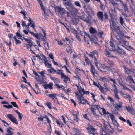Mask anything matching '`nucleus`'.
Segmentation results:
<instances>
[{
  "label": "nucleus",
  "instance_id": "47",
  "mask_svg": "<svg viewBox=\"0 0 135 135\" xmlns=\"http://www.w3.org/2000/svg\"><path fill=\"white\" fill-rule=\"evenodd\" d=\"M72 32L74 34H75V35H77L78 33V31L75 29H72Z\"/></svg>",
  "mask_w": 135,
  "mask_h": 135
},
{
  "label": "nucleus",
  "instance_id": "18",
  "mask_svg": "<svg viewBox=\"0 0 135 135\" xmlns=\"http://www.w3.org/2000/svg\"><path fill=\"white\" fill-rule=\"evenodd\" d=\"M73 130L75 133L74 135H81V133L78 129L73 128Z\"/></svg>",
  "mask_w": 135,
  "mask_h": 135
},
{
  "label": "nucleus",
  "instance_id": "37",
  "mask_svg": "<svg viewBox=\"0 0 135 135\" xmlns=\"http://www.w3.org/2000/svg\"><path fill=\"white\" fill-rule=\"evenodd\" d=\"M99 90H100V91L101 92L103 93L104 94V88L102 86L99 85L98 87Z\"/></svg>",
  "mask_w": 135,
  "mask_h": 135
},
{
  "label": "nucleus",
  "instance_id": "40",
  "mask_svg": "<svg viewBox=\"0 0 135 135\" xmlns=\"http://www.w3.org/2000/svg\"><path fill=\"white\" fill-rule=\"evenodd\" d=\"M74 4L76 6L79 7H81V6L80 4V3L79 1H75L74 2Z\"/></svg>",
  "mask_w": 135,
  "mask_h": 135
},
{
  "label": "nucleus",
  "instance_id": "44",
  "mask_svg": "<svg viewBox=\"0 0 135 135\" xmlns=\"http://www.w3.org/2000/svg\"><path fill=\"white\" fill-rule=\"evenodd\" d=\"M110 116L112 121L115 120V117L114 116V115L112 114H110Z\"/></svg>",
  "mask_w": 135,
  "mask_h": 135
},
{
  "label": "nucleus",
  "instance_id": "23",
  "mask_svg": "<svg viewBox=\"0 0 135 135\" xmlns=\"http://www.w3.org/2000/svg\"><path fill=\"white\" fill-rule=\"evenodd\" d=\"M89 31L91 33L94 34L96 32V30L91 27L89 29Z\"/></svg>",
  "mask_w": 135,
  "mask_h": 135
},
{
  "label": "nucleus",
  "instance_id": "28",
  "mask_svg": "<svg viewBox=\"0 0 135 135\" xmlns=\"http://www.w3.org/2000/svg\"><path fill=\"white\" fill-rule=\"evenodd\" d=\"M119 104H116L115 108H121L122 107V102H119Z\"/></svg>",
  "mask_w": 135,
  "mask_h": 135
},
{
  "label": "nucleus",
  "instance_id": "49",
  "mask_svg": "<svg viewBox=\"0 0 135 135\" xmlns=\"http://www.w3.org/2000/svg\"><path fill=\"white\" fill-rule=\"evenodd\" d=\"M3 106L4 107H5L7 108H11L13 107L11 105H9L7 106L5 105H3Z\"/></svg>",
  "mask_w": 135,
  "mask_h": 135
},
{
  "label": "nucleus",
  "instance_id": "24",
  "mask_svg": "<svg viewBox=\"0 0 135 135\" xmlns=\"http://www.w3.org/2000/svg\"><path fill=\"white\" fill-rule=\"evenodd\" d=\"M14 111L18 114L20 120V121L22 119L21 113L17 110H15Z\"/></svg>",
  "mask_w": 135,
  "mask_h": 135
},
{
  "label": "nucleus",
  "instance_id": "25",
  "mask_svg": "<svg viewBox=\"0 0 135 135\" xmlns=\"http://www.w3.org/2000/svg\"><path fill=\"white\" fill-rule=\"evenodd\" d=\"M117 52L119 54H123L125 53L124 51L119 48L117 50Z\"/></svg>",
  "mask_w": 135,
  "mask_h": 135
},
{
  "label": "nucleus",
  "instance_id": "32",
  "mask_svg": "<svg viewBox=\"0 0 135 135\" xmlns=\"http://www.w3.org/2000/svg\"><path fill=\"white\" fill-rule=\"evenodd\" d=\"M37 1L39 2L40 6L42 9L43 10V11H44V10L45 9V8L43 5L42 2L40 0H37Z\"/></svg>",
  "mask_w": 135,
  "mask_h": 135
},
{
  "label": "nucleus",
  "instance_id": "4",
  "mask_svg": "<svg viewBox=\"0 0 135 135\" xmlns=\"http://www.w3.org/2000/svg\"><path fill=\"white\" fill-rule=\"evenodd\" d=\"M88 132L93 135H96L97 133L95 129L91 125H88V127L86 128Z\"/></svg>",
  "mask_w": 135,
  "mask_h": 135
},
{
  "label": "nucleus",
  "instance_id": "33",
  "mask_svg": "<svg viewBox=\"0 0 135 135\" xmlns=\"http://www.w3.org/2000/svg\"><path fill=\"white\" fill-rule=\"evenodd\" d=\"M103 85L104 86V87L103 88L104 89H105L107 91L109 90V88L107 84L105 83H103Z\"/></svg>",
  "mask_w": 135,
  "mask_h": 135
},
{
  "label": "nucleus",
  "instance_id": "50",
  "mask_svg": "<svg viewBox=\"0 0 135 135\" xmlns=\"http://www.w3.org/2000/svg\"><path fill=\"white\" fill-rule=\"evenodd\" d=\"M119 1L120 2L122 3V5L123 8H124V7H125L126 6H127V4L126 3H124L121 0H119Z\"/></svg>",
  "mask_w": 135,
  "mask_h": 135
},
{
  "label": "nucleus",
  "instance_id": "55",
  "mask_svg": "<svg viewBox=\"0 0 135 135\" xmlns=\"http://www.w3.org/2000/svg\"><path fill=\"white\" fill-rule=\"evenodd\" d=\"M43 59L44 60V61L45 62V63L46 62H47V60L46 57L44 56L43 55V57H42Z\"/></svg>",
  "mask_w": 135,
  "mask_h": 135
},
{
  "label": "nucleus",
  "instance_id": "35",
  "mask_svg": "<svg viewBox=\"0 0 135 135\" xmlns=\"http://www.w3.org/2000/svg\"><path fill=\"white\" fill-rule=\"evenodd\" d=\"M119 21L121 25L124 26L123 24L124 23V22L123 20L122 17H120L119 18Z\"/></svg>",
  "mask_w": 135,
  "mask_h": 135
},
{
  "label": "nucleus",
  "instance_id": "2",
  "mask_svg": "<svg viewBox=\"0 0 135 135\" xmlns=\"http://www.w3.org/2000/svg\"><path fill=\"white\" fill-rule=\"evenodd\" d=\"M110 26L112 31L116 32L119 30V28L114 22L113 20H111L110 22Z\"/></svg>",
  "mask_w": 135,
  "mask_h": 135
},
{
  "label": "nucleus",
  "instance_id": "7",
  "mask_svg": "<svg viewBox=\"0 0 135 135\" xmlns=\"http://www.w3.org/2000/svg\"><path fill=\"white\" fill-rule=\"evenodd\" d=\"M7 116L11 122L17 125L18 124V123L16 119L12 114H7Z\"/></svg>",
  "mask_w": 135,
  "mask_h": 135
},
{
  "label": "nucleus",
  "instance_id": "63",
  "mask_svg": "<svg viewBox=\"0 0 135 135\" xmlns=\"http://www.w3.org/2000/svg\"><path fill=\"white\" fill-rule=\"evenodd\" d=\"M1 103L2 104H6L7 105L9 104V103L7 102L6 101H4L1 102Z\"/></svg>",
  "mask_w": 135,
  "mask_h": 135
},
{
  "label": "nucleus",
  "instance_id": "51",
  "mask_svg": "<svg viewBox=\"0 0 135 135\" xmlns=\"http://www.w3.org/2000/svg\"><path fill=\"white\" fill-rule=\"evenodd\" d=\"M55 133L57 135H61V133L60 131L57 130H56L55 131Z\"/></svg>",
  "mask_w": 135,
  "mask_h": 135
},
{
  "label": "nucleus",
  "instance_id": "19",
  "mask_svg": "<svg viewBox=\"0 0 135 135\" xmlns=\"http://www.w3.org/2000/svg\"><path fill=\"white\" fill-rule=\"evenodd\" d=\"M114 96L115 99L118 100L119 99V97L118 95V91L117 90H115L114 91Z\"/></svg>",
  "mask_w": 135,
  "mask_h": 135
},
{
  "label": "nucleus",
  "instance_id": "11",
  "mask_svg": "<svg viewBox=\"0 0 135 135\" xmlns=\"http://www.w3.org/2000/svg\"><path fill=\"white\" fill-rule=\"evenodd\" d=\"M55 9L59 13H61L62 14L65 13V10L59 7H56L55 8Z\"/></svg>",
  "mask_w": 135,
  "mask_h": 135
},
{
  "label": "nucleus",
  "instance_id": "5",
  "mask_svg": "<svg viewBox=\"0 0 135 135\" xmlns=\"http://www.w3.org/2000/svg\"><path fill=\"white\" fill-rule=\"evenodd\" d=\"M25 41L27 42V44H25L24 46L26 47L29 50V48L34 45L33 43L31 40L28 39H25Z\"/></svg>",
  "mask_w": 135,
  "mask_h": 135
},
{
  "label": "nucleus",
  "instance_id": "17",
  "mask_svg": "<svg viewBox=\"0 0 135 135\" xmlns=\"http://www.w3.org/2000/svg\"><path fill=\"white\" fill-rule=\"evenodd\" d=\"M126 108L128 112H129L132 114H133L134 112L133 110L131 108L130 106L129 105H128V106H126Z\"/></svg>",
  "mask_w": 135,
  "mask_h": 135
},
{
  "label": "nucleus",
  "instance_id": "21",
  "mask_svg": "<svg viewBox=\"0 0 135 135\" xmlns=\"http://www.w3.org/2000/svg\"><path fill=\"white\" fill-rule=\"evenodd\" d=\"M105 55L108 57H115L113 56H112V55L110 54V53L108 51L107 49L105 50Z\"/></svg>",
  "mask_w": 135,
  "mask_h": 135
},
{
  "label": "nucleus",
  "instance_id": "29",
  "mask_svg": "<svg viewBox=\"0 0 135 135\" xmlns=\"http://www.w3.org/2000/svg\"><path fill=\"white\" fill-rule=\"evenodd\" d=\"M11 103L14 107L18 109L19 108V107L17 105L16 102H11Z\"/></svg>",
  "mask_w": 135,
  "mask_h": 135
},
{
  "label": "nucleus",
  "instance_id": "60",
  "mask_svg": "<svg viewBox=\"0 0 135 135\" xmlns=\"http://www.w3.org/2000/svg\"><path fill=\"white\" fill-rule=\"evenodd\" d=\"M102 111L103 114H107V112L105 110L104 108H102Z\"/></svg>",
  "mask_w": 135,
  "mask_h": 135
},
{
  "label": "nucleus",
  "instance_id": "13",
  "mask_svg": "<svg viewBox=\"0 0 135 135\" xmlns=\"http://www.w3.org/2000/svg\"><path fill=\"white\" fill-rule=\"evenodd\" d=\"M28 20L30 22V23L28 24H29V25H31L30 26L31 27L33 30H35V23L33 22V20L30 19H28Z\"/></svg>",
  "mask_w": 135,
  "mask_h": 135
},
{
  "label": "nucleus",
  "instance_id": "27",
  "mask_svg": "<svg viewBox=\"0 0 135 135\" xmlns=\"http://www.w3.org/2000/svg\"><path fill=\"white\" fill-rule=\"evenodd\" d=\"M63 40L64 41H66V44L68 45L70 44L71 42V41L67 38H65V39Z\"/></svg>",
  "mask_w": 135,
  "mask_h": 135
},
{
  "label": "nucleus",
  "instance_id": "15",
  "mask_svg": "<svg viewBox=\"0 0 135 135\" xmlns=\"http://www.w3.org/2000/svg\"><path fill=\"white\" fill-rule=\"evenodd\" d=\"M62 78H64V81L65 83H66V82L68 81H70V79L68 77V76L64 75L63 76H62V77H61Z\"/></svg>",
  "mask_w": 135,
  "mask_h": 135
},
{
  "label": "nucleus",
  "instance_id": "59",
  "mask_svg": "<svg viewBox=\"0 0 135 135\" xmlns=\"http://www.w3.org/2000/svg\"><path fill=\"white\" fill-rule=\"evenodd\" d=\"M107 99L108 100H109L111 102H113L114 101V100L112 98L110 97V96H108Z\"/></svg>",
  "mask_w": 135,
  "mask_h": 135
},
{
  "label": "nucleus",
  "instance_id": "56",
  "mask_svg": "<svg viewBox=\"0 0 135 135\" xmlns=\"http://www.w3.org/2000/svg\"><path fill=\"white\" fill-rule=\"evenodd\" d=\"M45 38H42V41L44 42V44H45L46 43H47V45L48 47V42H47L45 40Z\"/></svg>",
  "mask_w": 135,
  "mask_h": 135
},
{
  "label": "nucleus",
  "instance_id": "53",
  "mask_svg": "<svg viewBox=\"0 0 135 135\" xmlns=\"http://www.w3.org/2000/svg\"><path fill=\"white\" fill-rule=\"evenodd\" d=\"M104 17L105 19L107 20L108 18V15L107 14L106 12H105L104 15Z\"/></svg>",
  "mask_w": 135,
  "mask_h": 135
},
{
  "label": "nucleus",
  "instance_id": "41",
  "mask_svg": "<svg viewBox=\"0 0 135 135\" xmlns=\"http://www.w3.org/2000/svg\"><path fill=\"white\" fill-rule=\"evenodd\" d=\"M112 123L115 126H116L117 127L119 126V124H118L117 121L115 120L112 121Z\"/></svg>",
  "mask_w": 135,
  "mask_h": 135
},
{
  "label": "nucleus",
  "instance_id": "36",
  "mask_svg": "<svg viewBox=\"0 0 135 135\" xmlns=\"http://www.w3.org/2000/svg\"><path fill=\"white\" fill-rule=\"evenodd\" d=\"M124 69L125 70V73L129 75L130 74V72H131V71L130 70H129L127 68H126L125 67H124Z\"/></svg>",
  "mask_w": 135,
  "mask_h": 135
},
{
  "label": "nucleus",
  "instance_id": "26",
  "mask_svg": "<svg viewBox=\"0 0 135 135\" xmlns=\"http://www.w3.org/2000/svg\"><path fill=\"white\" fill-rule=\"evenodd\" d=\"M99 80L102 81V83H105L107 81V78L104 77L100 78Z\"/></svg>",
  "mask_w": 135,
  "mask_h": 135
},
{
  "label": "nucleus",
  "instance_id": "42",
  "mask_svg": "<svg viewBox=\"0 0 135 135\" xmlns=\"http://www.w3.org/2000/svg\"><path fill=\"white\" fill-rule=\"evenodd\" d=\"M56 122L60 127H62L63 124L62 122L59 121L58 120H56Z\"/></svg>",
  "mask_w": 135,
  "mask_h": 135
},
{
  "label": "nucleus",
  "instance_id": "46",
  "mask_svg": "<svg viewBox=\"0 0 135 135\" xmlns=\"http://www.w3.org/2000/svg\"><path fill=\"white\" fill-rule=\"evenodd\" d=\"M46 105L48 107L49 109H51V108L52 104L51 103L47 102L46 104Z\"/></svg>",
  "mask_w": 135,
  "mask_h": 135
},
{
  "label": "nucleus",
  "instance_id": "62",
  "mask_svg": "<svg viewBox=\"0 0 135 135\" xmlns=\"http://www.w3.org/2000/svg\"><path fill=\"white\" fill-rule=\"evenodd\" d=\"M124 8L125 12H127V13L128 12V9L127 7V6L125 7H124Z\"/></svg>",
  "mask_w": 135,
  "mask_h": 135
},
{
  "label": "nucleus",
  "instance_id": "58",
  "mask_svg": "<svg viewBox=\"0 0 135 135\" xmlns=\"http://www.w3.org/2000/svg\"><path fill=\"white\" fill-rule=\"evenodd\" d=\"M119 119L121 121H123L124 122H126V120L124 119L123 117H119Z\"/></svg>",
  "mask_w": 135,
  "mask_h": 135
},
{
  "label": "nucleus",
  "instance_id": "43",
  "mask_svg": "<svg viewBox=\"0 0 135 135\" xmlns=\"http://www.w3.org/2000/svg\"><path fill=\"white\" fill-rule=\"evenodd\" d=\"M81 94L80 96H83L85 94V91L84 89L82 88L80 90L79 92Z\"/></svg>",
  "mask_w": 135,
  "mask_h": 135
},
{
  "label": "nucleus",
  "instance_id": "14",
  "mask_svg": "<svg viewBox=\"0 0 135 135\" xmlns=\"http://www.w3.org/2000/svg\"><path fill=\"white\" fill-rule=\"evenodd\" d=\"M91 72L94 76H95V74L96 73V71L94 67L92 64H91Z\"/></svg>",
  "mask_w": 135,
  "mask_h": 135
},
{
  "label": "nucleus",
  "instance_id": "1",
  "mask_svg": "<svg viewBox=\"0 0 135 135\" xmlns=\"http://www.w3.org/2000/svg\"><path fill=\"white\" fill-rule=\"evenodd\" d=\"M64 5L66 8L70 11V12H68L67 13L68 16H70L71 15H73L77 12V9L74 7L70 2L68 1L65 2Z\"/></svg>",
  "mask_w": 135,
  "mask_h": 135
},
{
  "label": "nucleus",
  "instance_id": "31",
  "mask_svg": "<svg viewBox=\"0 0 135 135\" xmlns=\"http://www.w3.org/2000/svg\"><path fill=\"white\" fill-rule=\"evenodd\" d=\"M106 61L107 62V63L109 64L110 66H112L114 65V62H113L112 61H110L109 60H108Z\"/></svg>",
  "mask_w": 135,
  "mask_h": 135
},
{
  "label": "nucleus",
  "instance_id": "3",
  "mask_svg": "<svg viewBox=\"0 0 135 135\" xmlns=\"http://www.w3.org/2000/svg\"><path fill=\"white\" fill-rule=\"evenodd\" d=\"M93 56V58L94 59V61L96 66L99 70L100 71H102L101 68L100 67V66L101 65L100 62L98 60V53H97Z\"/></svg>",
  "mask_w": 135,
  "mask_h": 135
},
{
  "label": "nucleus",
  "instance_id": "22",
  "mask_svg": "<svg viewBox=\"0 0 135 135\" xmlns=\"http://www.w3.org/2000/svg\"><path fill=\"white\" fill-rule=\"evenodd\" d=\"M115 42V41L113 40H111L110 42V46L111 47H112L113 48L115 47V45L114 44Z\"/></svg>",
  "mask_w": 135,
  "mask_h": 135
},
{
  "label": "nucleus",
  "instance_id": "48",
  "mask_svg": "<svg viewBox=\"0 0 135 135\" xmlns=\"http://www.w3.org/2000/svg\"><path fill=\"white\" fill-rule=\"evenodd\" d=\"M45 64L46 66L48 68H50L51 67V65L50 64L47 63V62H46L45 63Z\"/></svg>",
  "mask_w": 135,
  "mask_h": 135
},
{
  "label": "nucleus",
  "instance_id": "45",
  "mask_svg": "<svg viewBox=\"0 0 135 135\" xmlns=\"http://www.w3.org/2000/svg\"><path fill=\"white\" fill-rule=\"evenodd\" d=\"M98 35L100 37L102 38V36L103 34V32L102 31L98 32Z\"/></svg>",
  "mask_w": 135,
  "mask_h": 135
},
{
  "label": "nucleus",
  "instance_id": "61",
  "mask_svg": "<svg viewBox=\"0 0 135 135\" xmlns=\"http://www.w3.org/2000/svg\"><path fill=\"white\" fill-rule=\"evenodd\" d=\"M71 102L74 104V106L75 107L76 106V103L74 101L73 99H71Z\"/></svg>",
  "mask_w": 135,
  "mask_h": 135
},
{
  "label": "nucleus",
  "instance_id": "30",
  "mask_svg": "<svg viewBox=\"0 0 135 135\" xmlns=\"http://www.w3.org/2000/svg\"><path fill=\"white\" fill-rule=\"evenodd\" d=\"M50 68V69L47 70V71L48 72L51 73H52L53 72H56V70L54 69L52 67H51Z\"/></svg>",
  "mask_w": 135,
  "mask_h": 135
},
{
  "label": "nucleus",
  "instance_id": "20",
  "mask_svg": "<svg viewBox=\"0 0 135 135\" xmlns=\"http://www.w3.org/2000/svg\"><path fill=\"white\" fill-rule=\"evenodd\" d=\"M56 95L55 94H49L48 95V96L52 98L54 100V98L56 99L57 100V99L56 97Z\"/></svg>",
  "mask_w": 135,
  "mask_h": 135
},
{
  "label": "nucleus",
  "instance_id": "34",
  "mask_svg": "<svg viewBox=\"0 0 135 135\" xmlns=\"http://www.w3.org/2000/svg\"><path fill=\"white\" fill-rule=\"evenodd\" d=\"M90 109L93 115H96L95 109L92 107H91Z\"/></svg>",
  "mask_w": 135,
  "mask_h": 135
},
{
  "label": "nucleus",
  "instance_id": "57",
  "mask_svg": "<svg viewBox=\"0 0 135 135\" xmlns=\"http://www.w3.org/2000/svg\"><path fill=\"white\" fill-rule=\"evenodd\" d=\"M75 37L80 42L81 41V39L80 37L78 35V34L75 35Z\"/></svg>",
  "mask_w": 135,
  "mask_h": 135
},
{
  "label": "nucleus",
  "instance_id": "12",
  "mask_svg": "<svg viewBox=\"0 0 135 135\" xmlns=\"http://www.w3.org/2000/svg\"><path fill=\"white\" fill-rule=\"evenodd\" d=\"M53 84L51 83H50L49 84H47L43 85V87L45 89H47L49 88L50 89H52L53 88L52 86Z\"/></svg>",
  "mask_w": 135,
  "mask_h": 135
},
{
  "label": "nucleus",
  "instance_id": "8",
  "mask_svg": "<svg viewBox=\"0 0 135 135\" xmlns=\"http://www.w3.org/2000/svg\"><path fill=\"white\" fill-rule=\"evenodd\" d=\"M78 100L79 102L82 104H85L87 102L86 99L83 97V96L78 95Z\"/></svg>",
  "mask_w": 135,
  "mask_h": 135
},
{
  "label": "nucleus",
  "instance_id": "38",
  "mask_svg": "<svg viewBox=\"0 0 135 135\" xmlns=\"http://www.w3.org/2000/svg\"><path fill=\"white\" fill-rule=\"evenodd\" d=\"M16 35L18 37V38L19 39L23 40L22 38H21V37H22V36H23V35H22L18 32L16 33Z\"/></svg>",
  "mask_w": 135,
  "mask_h": 135
},
{
  "label": "nucleus",
  "instance_id": "10",
  "mask_svg": "<svg viewBox=\"0 0 135 135\" xmlns=\"http://www.w3.org/2000/svg\"><path fill=\"white\" fill-rule=\"evenodd\" d=\"M14 130V129L12 128L9 127L7 129V133L5 134V135H13V132L11 130Z\"/></svg>",
  "mask_w": 135,
  "mask_h": 135
},
{
  "label": "nucleus",
  "instance_id": "52",
  "mask_svg": "<svg viewBox=\"0 0 135 135\" xmlns=\"http://www.w3.org/2000/svg\"><path fill=\"white\" fill-rule=\"evenodd\" d=\"M38 119L39 121H42L43 120V117L40 115V117L38 118Z\"/></svg>",
  "mask_w": 135,
  "mask_h": 135
},
{
  "label": "nucleus",
  "instance_id": "16",
  "mask_svg": "<svg viewBox=\"0 0 135 135\" xmlns=\"http://www.w3.org/2000/svg\"><path fill=\"white\" fill-rule=\"evenodd\" d=\"M118 82L119 83L120 85L123 87V89L129 90L130 91H131V90L130 89L125 86H124V85L122 83L120 82V80L118 81Z\"/></svg>",
  "mask_w": 135,
  "mask_h": 135
},
{
  "label": "nucleus",
  "instance_id": "54",
  "mask_svg": "<svg viewBox=\"0 0 135 135\" xmlns=\"http://www.w3.org/2000/svg\"><path fill=\"white\" fill-rule=\"evenodd\" d=\"M33 53L35 55L36 57L37 58H38L39 59H42L40 57V56L38 54H36L34 52H33Z\"/></svg>",
  "mask_w": 135,
  "mask_h": 135
},
{
  "label": "nucleus",
  "instance_id": "39",
  "mask_svg": "<svg viewBox=\"0 0 135 135\" xmlns=\"http://www.w3.org/2000/svg\"><path fill=\"white\" fill-rule=\"evenodd\" d=\"M57 73L58 74H60L61 77H62V76L64 75L62 72V71L61 70H58Z\"/></svg>",
  "mask_w": 135,
  "mask_h": 135
},
{
  "label": "nucleus",
  "instance_id": "64",
  "mask_svg": "<svg viewBox=\"0 0 135 135\" xmlns=\"http://www.w3.org/2000/svg\"><path fill=\"white\" fill-rule=\"evenodd\" d=\"M53 54L52 53H51L49 54V56L51 59H52V60L54 59V58L53 57Z\"/></svg>",
  "mask_w": 135,
  "mask_h": 135
},
{
  "label": "nucleus",
  "instance_id": "9",
  "mask_svg": "<svg viewBox=\"0 0 135 135\" xmlns=\"http://www.w3.org/2000/svg\"><path fill=\"white\" fill-rule=\"evenodd\" d=\"M97 16L98 20L102 22L103 20V14L101 11H99L97 12Z\"/></svg>",
  "mask_w": 135,
  "mask_h": 135
},
{
  "label": "nucleus",
  "instance_id": "6",
  "mask_svg": "<svg viewBox=\"0 0 135 135\" xmlns=\"http://www.w3.org/2000/svg\"><path fill=\"white\" fill-rule=\"evenodd\" d=\"M7 116L11 122L17 125L18 124V123L16 119L12 114H7Z\"/></svg>",
  "mask_w": 135,
  "mask_h": 135
}]
</instances>
